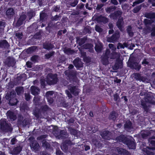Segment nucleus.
Returning a JSON list of instances; mask_svg holds the SVG:
<instances>
[{"label":"nucleus","instance_id":"1","mask_svg":"<svg viewBox=\"0 0 155 155\" xmlns=\"http://www.w3.org/2000/svg\"><path fill=\"white\" fill-rule=\"evenodd\" d=\"M45 81L49 85H53L56 84L58 81L57 75L49 74L48 75L45 81L44 80H41V83L42 86L43 87H44L45 85Z\"/></svg>","mask_w":155,"mask_h":155},{"label":"nucleus","instance_id":"2","mask_svg":"<svg viewBox=\"0 0 155 155\" xmlns=\"http://www.w3.org/2000/svg\"><path fill=\"white\" fill-rule=\"evenodd\" d=\"M116 140L119 142H122L126 144L130 149H134L135 144L134 141L128 139L124 135H121L116 138Z\"/></svg>","mask_w":155,"mask_h":155},{"label":"nucleus","instance_id":"3","mask_svg":"<svg viewBox=\"0 0 155 155\" xmlns=\"http://www.w3.org/2000/svg\"><path fill=\"white\" fill-rule=\"evenodd\" d=\"M110 51L109 49H107L104 53L103 54L101 57V61L102 64L105 65L109 63L108 58H110Z\"/></svg>","mask_w":155,"mask_h":155},{"label":"nucleus","instance_id":"4","mask_svg":"<svg viewBox=\"0 0 155 155\" xmlns=\"http://www.w3.org/2000/svg\"><path fill=\"white\" fill-rule=\"evenodd\" d=\"M55 130H54L53 132V134H54L55 136L58 138H60L61 137H63V135H66V133L65 131L64 130H62L60 131L59 130H56L58 129V127H56L55 128Z\"/></svg>","mask_w":155,"mask_h":155},{"label":"nucleus","instance_id":"5","mask_svg":"<svg viewBox=\"0 0 155 155\" xmlns=\"http://www.w3.org/2000/svg\"><path fill=\"white\" fill-rule=\"evenodd\" d=\"M68 89L70 91L72 94L75 95H78V93L79 92V90L72 84H70L68 86Z\"/></svg>","mask_w":155,"mask_h":155},{"label":"nucleus","instance_id":"6","mask_svg":"<svg viewBox=\"0 0 155 155\" xmlns=\"http://www.w3.org/2000/svg\"><path fill=\"white\" fill-rule=\"evenodd\" d=\"M154 103L150 101L148 99H146L144 101L143 100L141 101V104L144 110L147 111L148 110V106H149V103L153 104Z\"/></svg>","mask_w":155,"mask_h":155},{"label":"nucleus","instance_id":"7","mask_svg":"<svg viewBox=\"0 0 155 155\" xmlns=\"http://www.w3.org/2000/svg\"><path fill=\"white\" fill-rule=\"evenodd\" d=\"M119 37V34L118 32H117L115 33L111 37H108L107 41L109 42H113L117 40Z\"/></svg>","mask_w":155,"mask_h":155},{"label":"nucleus","instance_id":"8","mask_svg":"<svg viewBox=\"0 0 155 155\" xmlns=\"http://www.w3.org/2000/svg\"><path fill=\"white\" fill-rule=\"evenodd\" d=\"M1 128L3 130L5 131L9 127V125L7 124L5 119H1L0 120Z\"/></svg>","mask_w":155,"mask_h":155},{"label":"nucleus","instance_id":"9","mask_svg":"<svg viewBox=\"0 0 155 155\" xmlns=\"http://www.w3.org/2000/svg\"><path fill=\"white\" fill-rule=\"evenodd\" d=\"M15 63L14 59L13 58L10 57H8L5 62V64L9 67L13 66Z\"/></svg>","mask_w":155,"mask_h":155},{"label":"nucleus","instance_id":"10","mask_svg":"<svg viewBox=\"0 0 155 155\" xmlns=\"http://www.w3.org/2000/svg\"><path fill=\"white\" fill-rule=\"evenodd\" d=\"M133 77L137 80L142 81L143 82H145L146 79L143 77L141 76L140 74L138 73H134L133 74Z\"/></svg>","mask_w":155,"mask_h":155},{"label":"nucleus","instance_id":"11","mask_svg":"<svg viewBox=\"0 0 155 155\" xmlns=\"http://www.w3.org/2000/svg\"><path fill=\"white\" fill-rule=\"evenodd\" d=\"M74 66L77 68H81L83 67V64L81 60L79 58H76L73 61Z\"/></svg>","mask_w":155,"mask_h":155},{"label":"nucleus","instance_id":"12","mask_svg":"<svg viewBox=\"0 0 155 155\" xmlns=\"http://www.w3.org/2000/svg\"><path fill=\"white\" fill-rule=\"evenodd\" d=\"M101 135L104 139L109 140L110 139L111 133L107 131H104L101 133Z\"/></svg>","mask_w":155,"mask_h":155},{"label":"nucleus","instance_id":"13","mask_svg":"<svg viewBox=\"0 0 155 155\" xmlns=\"http://www.w3.org/2000/svg\"><path fill=\"white\" fill-rule=\"evenodd\" d=\"M122 12L121 11H118L115 12L113 14H112L110 15V17L113 19H116L118 17L120 16L122 14Z\"/></svg>","mask_w":155,"mask_h":155},{"label":"nucleus","instance_id":"14","mask_svg":"<svg viewBox=\"0 0 155 155\" xmlns=\"http://www.w3.org/2000/svg\"><path fill=\"white\" fill-rule=\"evenodd\" d=\"M7 114L8 117H9L12 121L14 120L16 118V115L13 112L11 111H8L7 113Z\"/></svg>","mask_w":155,"mask_h":155},{"label":"nucleus","instance_id":"15","mask_svg":"<svg viewBox=\"0 0 155 155\" xmlns=\"http://www.w3.org/2000/svg\"><path fill=\"white\" fill-rule=\"evenodd\" d=\"M124 24V22L123 21V19L122 18L119 19L117 22V25L118 28L121 31L123 30V25Z\"/></svg>","mask_w":155,"mask_h":155},{"label":"nucleus","instance_id":"16","mask_svg":"<svg viewBox=\"0 0 155 155\" xmlns=\"http://www.w3.org/2000/svg\"><path fill=\"white\" fill-rule=\"evenodd\" d=\"M31 94L34 95H37L40 92L39 88L35 86H32L31 87Z\"/></svg>","mask_w":155,"mask_h":155},{"label":"nucleus","instance_id":"17","mask_svg":"<svg viewBox=\"0 0 155 155\" xmlns=\"http://www.w3.org/2000/svg\"><path fill=\"white\" fill-rule=\"evenodd\" d=\"M31 148L34 150L35 151H38L39 147V145L36 141H34L30 145Z\"/></svg>","mask_w":155,"mask_h":155},{"label":"nucleus","instance_id":"18","mask_svg":"<svg viewBox=\"0 0 155 155\" xmlns=\"http://www.w3.org/2000/svg\"><path fill=\"white\" fill-rule=\"evenodd\" d=\"M6 14L8 17H10L13 16L15 14L13 9L11 8H9L6 11Z\"/></svg>","mask_w":155,"mask_h":155},{"label":"nucleus","instance_id":"19","mask_svg":"<svg viewBox=\"0 0 155 155\" xmlns=\"http://www.w3.org/2000/svg\"><path fill=\"white\" fill-rule=\"evenodd\" d=\"M26 18V16L25 15H21L18 20L17 25L18 26H20L23 23V21H24Z\"/></svg>","mask_w":155,"mask_h":155},{"label":"nucleus","instance_id":"20","mask_svg":"<svg viewBox=\"0 0 155 155\" xmlns=\"http://www.w3.org/2000/svg\"><path fill=\"white\" fill-rule=\"evenodd\" d=\"M122 67V63L121 61H117L115 63V65L112 67V68L114 70H117L119 68Z\"/></svg>","mask_w":155,"mask_h":155},{"label":"nucleus","instance_id":"21","mask_svg":"<svg viewBox=\"0 0 155 155\" xmlns=\"http://www.w3.org/2000/svg\"><path fill=\"white\" fill-rule=\"evenodd\" d=\"M120 57V54L116 52H112L110 55V59H118Z\"/></svg>","mask_w":155,"mask_h":155},{"label":"nucleus","instance_id":"22","mask_svg":"<svg viewBox=\"0 0 155 155\" xmlns=\"http://www.w3.org/2000/svg\"><path fill=\"white\" fill-rule=\"evenodd\" d=\"M124 127L127 131H131L132 129L131 122L130 121L126 122L124 124Z\"/></svg>","mask_w":155,"mask_h":155},{"label":"nucleus","instance_id":"23","mask_svg":"<svg viewBox=\"0 0 155 155\" xmlns=\"http://www.w3.org/2000/svg\"><path fill=\"white\" fill-rule=\"evenodd\" d=\"M21 150L22 148L20 146L17 147L13 149L12 154H18Z\"/></svg>","mask_w":155,"mask_h":155},{"label":"nucleus","instance_id":"24","mask_svg":"<svg viewBox=\"0 0 155 155\" xmlns=\"http://www.w3.org/2000/svg\"><path fill=\"white\" fill-rule=\"evenodd\" d=\"M102 48L103 45L101 43H99L96 45L95 48L96 51L97 52H100L102 50Z\"/></svg>","mask_w":155,"mask_h":155},{"label":"nucleus","instance_id":"25","mask_svg":"<svg viewBox=\"0 0 155 155\" xmlns=\"http://www.w3.org/2000/svg\"><path fill=\"white\" fill-rule=\"evenodd\" d=\"M15 91L18 95H20L23 93V88L22 87H17L16 88Z\"/></svg>","mask_w":155,"mask_h":155},{"label":"nucleus","instance_id":"26","mask_svg":"<svg viewBox=\"0 0 155 155\" xmlns=\"http://www.w3.org/2000/svg\"><path fill=\"white\" fill-rule=\"evenodd\" d=\"M145 17L150 19L155 18V13L150 12L145 14Z\"/></svg>","mask_w":155,"mask_h":155},{"label":"nucleus","instance_id":"27","mask_svg":"<svg viewBox=\"0 0 155 155\" xmlns=\"http://www.w3.org/2000/svg\"><path fill=\"white\" fill-rule=\"evenodd\" d=\"M54 47L53 45L50 43L45 44L43 45V48L47 50H49Z\"/></svg>","mask_w":155,"mask_h":155},{"label":"nucleus","instance_id":"28","mask_svg":"<svg viewBox=\"0 0 155 155\" xmlns=\"http://www.w3.org/2000/svg\"><path fill=\"white\" fill-rule=\"evenodd\" d=\"M9 45L8 42L6 40H4L0 42V46L4 48H7Z\"/></svg>","mask_w":155,"mask_h":155},{"label":"nucleus","instance_id":"29","mask_svg":"<svg viewBox=\"0 0 155 155\" xmlns=\"http://www.w3.org/2000/svg\"><path fill=\"white\" fill-rule=\"evenodd\" d=\"M18 102V101L15 98H13L12 99H10L9 101V103L12 105H16Z\"/></svg>","mask_w":155,"mask_h":155},{"label":"nucleus","instance_id":"30","mask_svg":"<svg viewBox=\"0 0 155 155\" xmlns=\"http://www.w3.org/2000/svg\"><path fill=\"white\" fill-rule=\"evenodd\" d=\"M117 116V114L114 112H112L110 115L109 118L110 119L114 120L115 119Z\"/></svg>","mask_w":155,"mask_h":155},{"label":"nucleus","instance_id":"31","mask_svg":"<svg viewBox=\"0 0 155 155\" xmlns=\"http://www.w3.org/2000/svg\"><path fill=\"white\" fill-rule=\"evenodd\" d=\"M132 28L130 26H128L127 29V30L129 35L130 36H132L133 35V33L131 31Z\"/></svg>","mask_w":155,"mask_h":155},{"label":"nucleus","instance_id":"32","mask_svg":"<svg viewBox=\"0 0 155 155\" xmlns=\"http://www.w3.org/2000/svg\"><path fill=\"white\" fill-rule=\"evenodd\" d=\"M40 101V97H34L33 99V101L36 105H39V102Z\"/></svg>","mask_w":155,"mask_h":155},{"label":"nucleus","instance_id":"33","mask_svg":"<svg viewBox=\"0 0 155 155\" xmlns=\"http://www.w3.org/2000/svg\"><path fill=\"white\" fill-rule=\"evenodd\" d=\"M42 143L43 147H44L46 148H48L50 147V144L48 143L47 142L46 140L44 139L42 140Z\"/></svg>","mask_w":155,"mask_h":155},{"label":"nucleus","instance_id":"34","mask_svg":"<svg viewBox=\"0 0 155 155\" xmlns=\"http://www.w3.org/2000/svg\"><path fill=\"white\" fill-rule=\"evenodd\" d=\"M133 68L135 70L139 71L141 68V65L138 64V63H135L133 65Z\"/></svg>","mask_w":155,"mask_h":155},{"label":"nucleus","instance_id":"35","mask_svg":"<svg viewBox=\"0 0 155 155\" xmlns=\"http://www.w3.org/2000/svg\"><path fill=\"white\" fill-rule=\"evenodd\" d=\"M35 13L32 10H30L28 12V16H29V19H30L33 17L35 16Z\"/></svg>","mask_w":155,"mask_h":155},{"label":"nucleus","instance_id":"36","mask_svg":"<svg viewBox=\"0 0 155 155\" xmlns=\"http://www.w3.org/2000/svg\"><path fill=\"white\" fill-rule=\"evenodd\" d=\"M64 52L66 54H70L73 53L74 52V51L70 48H67L66 49L64 50Z\"/></svg>","mask_w":155,"mask_h":155},{"label":"nucleus","instance_id":"37","mask_svg":"<svg viewBox=\"0 0 155 155\" xmlns=\"http://www.w3.org/2000/svg\"><path fill=\"white\" fill-rule=\"evenodd\" d=\"M100 20L104 23H106L108 21V19L105 17L100 16L99 18Z\"/></svg>","mask_w":155,"mask_h":155},{"label":"nucleus","instance_id":"38","mask_svg":"<svg viewBox=\"0 0 155 155\" xmlns=\"http://www.w3.org/2000/svg\"><path fill=\"white\" fill-rule=\"evenodd\" d=\"M93 47V45L91 44H87L84 45L82 47V48L87 49H90Z\"/></svg>","mask_w":155,"mask_h":155},{"label":"nucleus","instance_id":"39","mask_svg":"<svg viewBox=\"0 0 155 155\" xmlns=\"http://www.w3.org/2000/svg\"><path fill=\"white\" fill-rule=\"evenodd\" d=\"M153 22V21L151 20L145 19L144 20V22L146 25L151 24Z\"/></svg>","mask_w":155,"mask_h":155},{"label":"nucleus","instance_id":"40","mask_svg":"<svg viewBox=\"0 0 155 155\" xmlns=\"http://www.w3.org/2000/svg\"><path fill=\"white\" fill-rule=\"evenodd\" d=\"M54 92L53 91H48L46 94V96L47 97H51V96L53 94Z\"/></svg>","mask_w":155,"mask_h":155},{"label":"nucleus","instance_id":"41","mask_svg":"<svg viewBox=\"0 0 155 155\" xmlns=\"http://www.w3.org/2000/svg\"><path fill=\"white\" fill-rule=\"evenodd\" d=\"M116 8V7L115 6H110L106 9V11L107 13H109L112 9L114 10Z\"/></svg>","mask_w":155,"mask_h":155},{"label":"nucleus","instance_id":"42","mask_svg":"<svg viewBox=\"0 0 155 155\" xmlns=\"http://www.w3.org/2000/svg\"><path fill=\"white\" fill-rule=\"evenodd\" d=\"M124 46L122 44L120 43H119L117 47V48L118 49L120 48H124V46H126V44L124 43Z\"/></svg>","mask_w":155,"mask_h":155},{"label":"nucleus","instance_id":"43","mask_svg":"<svg viewBox=\"0 0 155 155\" xmlns=\"http://www.w3.org/2000/svg\"><path fill=\"white\" fill-rule=\"evenodd\" d=\"M108 46L109 48L112 51H115L116 49V46L113 44H109L108 45Z\"/></svg>","mask_w":155,"mask_h":155},{"label":"nucleus","instance_id":"44","mask_svg":"<svg viewBox=\"0 0 155 155\" xmlns=\"http://www.w3.org/2000/svg\"><path fill=\"white\" fill-rule=\"evenodd\" d=\"M141 7L140 6H137L134 8L133 10V12L134 13L137 12L141 9Z\"/></svg>","mask_w":155,"mask_h":155},{"label":"nucleus","instance_id":"45","mask_svg":"<svg viewBox=\"0 0 155 155\" xmlns=\"http://www.w3.org/2000/svg\"><path fill=\"white\" fill-rule=\"evenodd\" d=\"M144 1V0H138L137 1H135L133 3L132 6L133 7L135 6L136 5L138 4L139 3H141Z\"/></svg>","mask_w":155,"mask_h":155},{"label":"nucleus","instance_id":"46","mask_svg":"<svg viewBox=\"0 0 155 155\" xmlns=\"http://www.w3.org/2000/svg\"><path fill=\"white\" fill-rule=\"evenodd\" d=\"M38 57L36 55H34L31 58V60L33 62H36L38 61Z\"/></svg>","mask_w":155,"mask_h":155},{"label":"nucleus","instance_id":"47","mask_svg":"<svg viewBox=\"0 0 155 155\" xmlns=\"http://www.w3.org/2000/svg\"><path fill=\"white\" fill-rule=\"evenodd\" d=\"M54 52H52L46 54L45 55L46 58H49L51 57L54 54Z\"/></svg>","mask_w":155,"mask_h":155},{"label":"nucleus","instance_id":"48","mask_svg":"<svg viewBox=\"0 0 155 155\" xmlns=\"http://www.w3.org/2000/svg\"><path fill=\"white\" fill-rule=\"evenodd\" d=\"M70 131L71 134L74 135H76L77 133V131L73 129H70Z\"/></svg>","mask_w":155,"mask_h":155},{"label":"nucleus","instance_id":"49","mask_svg":"<svg viewBox=\"0 0 155 155\" xmlns=\"http://www.w3.org/2000/svg\"><path fill=\"white\" fill-rule=\"evenodd\" d=\"M95 29V30L99 32H101L102 31V29L97 25L96 26Z\"/></svg>","mask_w":155,"mask_h":155},{"label":"nucleus","instance_id":"50","mask_svg":"<svg viewBox=\"0 0 155 155\" xmlns=\"http://www.w3.org/2000/svg\"><path fill=\"white\" fill-rule=\"evenodd\" d=\"M84 6V5L83 3H81L80 4L78 5L77 6V8L78 10L83 8Z\"/></svg>","mask_w":155,"mask_h":155},{"label":"nucleus","instance_id":"51","mask_svg":"<svg viewBox=\"0 0 155 155\" xmlns=\"http://www.w3.org/2000/svg\"><path fill=\"white\" fill-rule=\"evenodd\" d=\"M78 2V0H74L70 5L72 7H75L77 4Z\"/></svg>","mask_w":155,"mask_h":155},{"label":"nucleus","instance_id":"52","mask_svg":"<svg viewBox=\"0 0 155 155\" xmlns=\"http://www.w3.org/2000/svg\"><path fill=\"white\" fill-rule=\"evenodd\" d=\"M117 150L118 153L120 154L122 153L124 151V150L123 149L119 147H117Z\"/></svg>","mask_w":155,"mask_h":155},{"label":"nucleus","instance_id":"53","mask_svg":"<svg viewBox=\"0 0 155 155\" xmlns=\"http://www.w3.org/2000/svg\"><path fill=\"white\" fill-rule=\"evenodd\" d=\"M25 98L27 101H28L30 99V95L29 94L25 93Z\"/></svg>","mask_w":155,"mask_h":155},{"label":"nucleus","instance_id":"54","mask_svg":"<svg viewBox=\"0 0 155 155\" xmlns=\"http://www.w3.org/2000/svg\"><path fill=\"white\" fill-rule=\"evenodd\" d=\"M41 109L43 111H46L48 109V107L46 105H44L41 107Z\"/></svg>","mask_w":155,"mask_h":155},{"label":"nucleus","instance_id":"55","mask_svg":"<svg viewBox=\"0 0 155 155\" xmlns=\"http://www.w3.org/2000/svg\"><path fill=\"white\" fill-rule=\"evenodd\" d=\"M65 92L66 94H67V95L68 97L69 98H71L72 97V96L71 94H70L69 92L68 91V90H66Z\"/></svg>","mask_w":155,"mask_h":155},{"label":"nucleus","instance_id":"56","mask_svg":"<svg viewBox=\"0 0 155 155\" xmlns=\"http://www.w3.org/2000/svg\"><path fill=\"white\" fill-rule=\"evenodd\" d=\"M47 98L48 99V102L50 104H52L53 103V99L51 98V97H47Z\"/></svg>","mask_w":155,"mask_h":155},{"label":"nucleus","instance_id":"57","mask_svg":"<svg viewBox=\"0 0 155 155\" xmlns=\"http://www.w3.org/2000/svg\"><path fill=\"white\" fill-rule=\"evenodd\" d=\"M16 141L17 140L15 138H13L11 141L12 144H14Z\"/></svg>","mask_w":155,"mask_h":155},{"label":"nucleus","instance_id":"58","mask_svg":"<svg viewBox=\"0 0 155 155\" xmlns=\"http://www.w3.org/2000/svg\"><path fill=\"white\" fill-rule=\"evenodd\" d=\"M15 35L19 39H21L22 38V34H20L19 33H16Z\"/></svg>","mask_w":155,"mask_h":155},{"label":"nucleus","instance_id":"59","mask_svg":"<svg viewBox=\"0 0 155 155\" xmlns=\"http://www.w3.org/2000/svg\"><path fill=\"white\" fill-rule=\"evenodd\" d=\"M148 62L147 61L146 59H145L143 60V61L142 62V64L146 65L148 64Z\"/></svg>","mask_w":155,"mask_h":155},{"label":"nucleus","instance_id":"60","mask_svg":"<svg viewBox=\"0 0 155 155\" xmlns=\"http://www.w3.org/2000/svg\"><path fill=\"white\" fill-rule=\"evenodd\" d=\"M151 35L152 36H155V26L153 28V30L151 33Z\"/></svg>","mask_w":155,"mask_h":155},{"label":"nucleus","instance_id":"61","mask_svg":"<svg viewBox=\"0 0 155 155\" xmlns=\"http://www.w3.org/2000/svg\"><path fill=\"white\" fill-rule=\"evenodd\" d=\"M111 2L114 5H116L118 4V2L117 0H111Z\"/></svg>","mask_w":155,"mask_h":155},{"label":"nucleus","instance_id":"62","mask_svg":"<svg viewBox=\"0 0 155 155\" xmlns=\"http://www.w3.org/2000/svg\"><path fill=\"white\" fill-rule=\"evenodd\" d=\"M148 1L149 2L152 3V5L153 6H155V3L153 2L155 1V0H148Z\"/></svg>","mask_w":155,"mask_h":155},{"label":"nucleus","instance_id":"63","mask_svg":"<svg viewBox=\"0 0 155 155\" xmlns=\"http://www.w3.org/2000/svg\"><path fill=\"white\" fill-rule=\"evenodd\" d=\"M31 63L30 61H28L26 63V65L28 68H31Z\"/></svg>","mask_w":155,"mask_h":155},{"label":"nucleus","instance_id":"64","mask_svg":"<svg viewBox=\"0 0 155 155\" xmlns=\"http://www.w3.org/2000/svg\"><path fill=\"white\" fill-rule=\"evenodd\" d=\"M56 155H62L63 153L60 150H58L56 152Z\"/></svg>","mask_w":155,"mask_h":155}]
</instances>
